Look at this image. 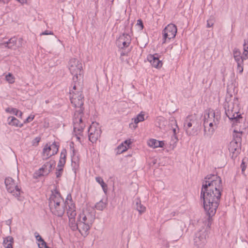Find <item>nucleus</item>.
<instances>
[{"label": "nucleus", "mask_w": 248, "mask_h": 248, "mask_svg": "<svg viewBox=\"0 0 248 248\" xmlns=\"http://www.w3.org/2000/svg\"><path fill=\"white\" fill-rule=\"evenodd\" d=\"M221 178L214 174L207 175L202 182L200 198L208 216L205 227L195 233L194 244L198 248H203L210 231L212 217L214 216L219 205L222 191Z\"/></svg>", "instance_id": "1"}, {"label": "nucleus", "mask_w": 248, "mask_h": 248, "mask_svg": "<svg viewBox=\"0 0 248 248\" xmlns=\"http://www.w3.org/2000/svg\"><path fill=\"white\" fill-rule=\"evenodd\" d=\"M227 104L224 105V108L225 109V114L229 119L232 120L233 123L239 122L240 119L242 117L241 114H238V100L237 98H234L233 102H230L227 103Z\"/></svg>", "instance_id": "2"}, {"label": "nucleus", "mask_w": 248, "mask_h": 248, "mask_svg": "<svg viewBox=\"0 0 248 248\" xmlns=\"http://www.w3.org/2000/svg\"><path fill=\"white\" fill-rule=\"evenodd\" d=\"M184 127L187 135L194 136L196 135L199 124L195 116H187L185 120Z\"/></svg>", "instance_id": "3"}, {"label": "nucleus", "mask_w": 248, "mask_h": 248, "mask_svg": "<svg viewBox=\"0 0 248 248\" xmlns=\"http://www.w3.org/2000/svg\"><path fill=\"white\" fill-rule=\"evenodd\" d=\"M70 98L71 102L74 107L78 108V109L77 110L75 113L79 115L83 114L84 111L83 106L84 99L82 93L78 92L76 93L75 91H73V93H71V95H70Z\"/></svg>", "instance_id": "4"}, {"label": "nucleus", "mask_w": 248, "mask_h": 248, "mask_svg": "<svg viewBox=\"0 0 248 248\" xmlns=\"http://www.w3.org/2000/svg\"><path fill=\"white\" fill-rule=\"evenodd\" d=\"M68 68L71 74L73 75V80L75 81L81 77L82 64L78 59L72 58L68 62Z\"/></svg>", "instance_id": "5"}, {"label": "nucleus", "mask_w": 248, "mask_h": 248, "mask_svg": "<svg viewBox=\"0 0 248 248\" xmlns=\"http://www.w3.org/2000/svg\"><path fill=\"white\" fill-rule=\"evenodd\" d=\"M5 184L7 191L12 194L15 197L19 198L20 195V189L15 183L14 179L11 177L6 178Z\"/></svg>", "instance_id": "6"}, {"label": "nucleus", "mask_w": 248, "mask_h": 248, "mask_svg": "<svg viewBox=\"0 0 248 248\" xmlns=\"http://www.w3.org/2000/svg\"><path fill=\"white\" fill-rule=\"evenodd\" d=\"M177 31L176 26L173 24H170L163 31V41L165 43L167 40H170L175 37Z\"/></svg>", "instance_id": "7"}, {"label": "nucleus", "mask_w": 248, "mask_h": 248, "mask_svg": "<svg viewBox=\"0 0 248 248\" xmlns=\"http://www.w3.org/2000/svg\"><path fill=\"white\" fill-rule=\"evenodd\" d=\"M82 115L75 113L73 118L74 131L79 135L81 134L85 127V124L82 119Z\"/></svg>", "instance_id": "8"}, {"label": "nucleus", "mask_w": 248, "mask_h": 248, "mask_svg": "<svg viewBox=\"0 0 248 248\" xmlns=\"http://www.w3.org/2000/svg\"><path fill=\"white\" fill-rule=\"evenodd\" d=\"M62 204H65L63 202V199L61 196L60 192L55 191L52 192L49 198V208L59 206Z\"/></svg>", "instance_id": "9"}, {"label": "nucleus", "mask_w": 248, "mask_h": 248, "mask_svg": "<svg viewBox=\"0 0 248 248\" xmlns=\"http://www.w3.org/2000/svg\"><path fill=\"white\" fill-rule=\"evenodd\" d=\"M220 115L219 112H216L213 109L208 110L204 115V120H210L211 122H214V125L217 127L220 119Z\"/></svg>", "instance_id": "10"}, {"label": "nucleus", "mask_w": 248, "mask_h": 248, "mask_svg": "<svg viewBox=\"0 0 248 248\" xmlns=\"http://www.w3.org/2000/svg\"><path fill=\"white\" fill-rule=\"evenodd\" d=\"M55 165V161L53 160H51L49 162H46L44 164L42 168L38 170V172L37 173L38 176H42L47 175L51 171L53 166Z\"/></svg>", "instance_id": "11"}, {"label": "nucleus", "mask_w": 248, "mask_h": 248, "mask_svg": "<svg viewBox=\"0 0 248 248\" xmlns=\"http://www.w3.org/2000/svg\"><path fill=\"white\" fill-rule=\"evenodd\" d=\"M95 219V214L88 212L87 214L83 213L79 215L78 217V221L82 223H89V224H93Z\"/></svg>", "instance_id": "12"}, {"label": "nucleus", "mask_w": 248, "mask_h": 248, "mask_svg": "<svg viewBox=\"0 0 248 248\" xmlns=\"http://www.w3.org/2000/svg\"><path fill=\"white\" fill-rule=\"evenodd\" d=\"M241 143L232 141L229 145V150L232 154V157L236 158L241 150Z\"/></svg>", "instance_id": "13"}, {"label": "nucleus", "mask_w": 248, "mask_h": 248, "mask_svg": "<svg viewBox=\"0 0 248 248\" xmlns=\"http://www.w3.org/2000/svg\"><path fill=\"white\" fill-rule=\"evenodd\" d=\"M93 127L90 126L88 129L89 140L92 143H94L100 137L101 133L100 129H93Z\"/></svg>", "instance_id": "14"}, {"label": "nucleus", "mask_w": 248, "mask_h": 248, "mask_svg": "<svg viewBox=\"0 0 248 248\" xmlns=\"http://www.w3.org/2000/svg\"><path fill=\"white\" fill-rule=\"evenodd\" d=\"M93 224H89V223H82L79 222L78 225V230L81 234L84 236H87L89 233Z\"/></svg>", "instance_id": "15"}, {"label": "nucleus", "mask_w": 248, "mask_h": 248, "mask_svg": "<svg viewBox=\"0 0 248 248\" xmlns=\"http://www.w3.org/2000/svg\"><path fill=\"white\" fill-rule=\"evenodd\" d=\"M65 204H62L59 206L50 208V209L53 215L62 217L65 212Z\"/></svg>", "instance_id": "16"}, {"label": "nucleus", "mask_w": 248, "mask_h": 248, "mask_svg": "<svg viewBox=\"0 0 248 248\" xmlns=\"http://www.w3.org/2000/svg\"><path fill=\"white\" fill-rule=\"evenodd\" d=\"M234 59L237 63V70L240 74L242 73L244 69V61L248 59V58L242 55L239 57H236Z\"/></svg>", "instance_id": "17"}, {"label": "nucleus", "mask_w": 248, "mask_h": 248, "mask_svg": "<svg viewBox=\"0 0 248 248\" xmlns=\"http://www.w3.org/2000/svg\"><path fill=\"white\" fill-rule=\"evenodd\" d=\"M157 54L150 55L148 57V60L150 62L152 66L155 68H160L162 66V62L159 60Z\"/></svg>", "instance_id": "18"}, {"label": "nucleus", "mask_w": 248, "mask_h": 248, "mask_svg": "<svg viewBox=\"0 0 248 248\" xmlns=\"http://www.w3.org/2000/svg\"><path fill=\"white\" fill-rule=\"evenodd\" d=\"M51 148L49 146L48 144H46L43 149V160H46L52 156L53 155H51Z\"/></svg>", "instance_id": "19"}, {"label": "nucleus", "mask_w": 248, "mask_h": 248, "mask_svg": "<svg viewBox=\"0 0 248 248\" xmlns=\"http://www.w3.org/2000/svg\"><path fill=\"white\" fill-rule=\"evenodd\" d=\"M8 124L10 125L18 126L21 127L23 126V124L21 123L19 121L13 116H10L8 118Z\"/></svg>", "instance_id": "20"}, {"label": "nucleus", "mask_w": 248, "mask_h": 248, "mask_svg": "<svg viewBox=\"0 0 248 248\" xmlns=\"http://www.w3.org/2000/svg\"><path fill=\"white\" fill-rule=\"evenodd\" d=\"M80 80V78L79 79L78 78L77 79H75V81L73 80V89L70 91V95H71V93H73V91H75L76 93L78 92H80V93H82V86L80 84V82L78 80Z\"/></svg>", "instance_id": "21"}, {"label": "nucleus", "mask_w": 248, "mask_h": 248, "mask_svg": "<svg viewBox=\"0 0 248 248\" xmlns=\"http://www.w3.org/2000/svg\"><path fill=\"white\" fill-rule=\"evenodd\" d=\"M66 151L65 149H63L61 153L60 158L58 164V167H63L66 162Z\"/></svg>", "instance_id": "22"}, {"label": "nucleus", "mask_w": 248, "mask_h": 248, "mask_svg": "<svg viewBox=\"0 0 248 248\" xmlns=\"http://www.w3.org/2000/svg\"><path fill=\"white\" fill-rule=\"evenodd\" d=\"M67 214L69 218H75L76 216V211L75 207L73 203H70V205H68Z\"/></svg>", "instance_id": "23"}, {"label": "nucleus", "mask_w": 248, "mask_h": 248, "mask_svg": "<svg viewBox=\"0 0 248 248\" xmlns=\"http://www.w3.org/2000/svg\"><path fill=\"white\" fill-rule=\"evenodd\" d=\"M134 202L136 204L135 207L140 214H141L145 211L146 207L141 203V201L139 199H136Z\"/></svg>", "instance_id": "24"}, {"label": "nucleus", "mask_w": 248, "mask_h": 248, "mask_svg": "<svg viewBox=\"0 0 248 248\" xmlns=\"http://www.w3.org/2000/svg\"><path fill=\"white\" fill-rule=\"evenodd\" d=\"M13 244L14 238L13 237L9 236L4 239L3 245L5 248H13Z\"/></svg>", "instance_id": "25"}, {"label": "nucleus", "mask_w": 248, "mask_h": 248, "mask_svg": "<svg viewBox=\"0 0 248 248\" xmlns=\"http://www.w3.org/2000/svg\"><path fill=\"white\" fill-rule=\"evenodd\" d=\"M243 133V132L242 131L238 132L236 130H234L233 134V139L232 141L241 143L242 135Z\"/></svg>", "instance_id": "26"}, {"label": "nucleus", "mask_w": 248, "mask_h": 248, "mask_svg": "<svg viewBox=\"0 0 248 248\" xmlns=\"http://www.w3.org/2000/svg\"><path fill=\"white\" fill-rule=\"evenodd\" d=\"M34 235L36 240L41 243L40 244H38L39 248H43V247L44 248H47V246L46 242L44 240V239L39 234V233L37 232H35L34 233Z\"/></svg>", "instance_id": "27"}, {"label": "nucleus", "mask_w": 248, "mask_h": 248, "mask_svg": "<svg viewBox=\"0 0 248 248\" xmlns=\"http://www.w3.org/2000/svg\"><path fill=\"white\" fill-rule=\"evenodd\" d=\"M16 43V38L15 37L11 38L8 41L3 43L2 44L8 48L12 49Z\"/></svg>", "instance_id": "28"}, {"label": "nucleus", "mask_w": 248, "mask_h": 248, "mask_svg": "<svg viewBox=\"0 0 248 248\" xmlns=\"http://www.w3.org/2000/svg\"><path fill=\"white\" fill-rule=\"evenodd\" d=\"M214 127L204 126V136L205 137L211 138L215 132Z\"/></svg>", "instance_id": "29"}, {"label": "nucleus", "mask_w": 248, "mask_h": 248, "mask_svg": "<svg viewBox=\"0 0 248 248\" xmlns=\"http://www.w3.org/2000/svg\"><path fill=\"white\" fill-rule=\"evenodd\" d=\"M69 227L73 231H76L78 229V221H77L76 223L75 218H69Z\"/></svg>", "instance_id": "30"}, {"label": "nucleus", "mask_w": 248, "mask_h": 248, "mask_svg": "<svg viewBox=\"0 0 248 248\" xmlns=\"http://www.w3.org/2000/svg\"><path fill=\"white\" fill-rule=\"evenodd\" d=\"M95 180L97 183L100 184L104 192L106 193L108 190L107 184L104 182L103 179L101 177H96Z\"/></svg>", "instance_id": "31"}, {"label": "nucleus", "mask_w": 248, "mask_h": 248, "mask_svg": "<svg viewBox=\"0 0 248 248\" xmlns=\"http://www.w3.org/2000/svg\"><path fill=\"white\" fill-rule=\"evenodd\" d=\"M122 38H119L117 41V43L119 48L121 49H124V48L127 47L130 44L127 43L125 41H123Z\"/></svg>", "instance_id": "32"}, {"label": "nucleus", "mask_w": 248, "mask_h": 248, "mask_svg": "<svg viewBox=\"0 0 248 248\" xmlns=\"http://www.w3.org/2000/svg\"><path fill=\"white\" fill-rule=\"evenodd\" d=\"M49 146L51 148V155H54L58 153L59 146L56 142L54 141L52 144L49 145Z\"/></svg>", "instance_id": "33"}, {"label": "nucleus", "mask_w": 248, "mask_h": 248, "mask_svg": "<svg viewBox=\"0 0 248 248\" xmlns=\"http://www.w3.org/2000/svg\"><path fill=\"white\" fill-rule=\"evenodd\" d=\"M107 203L103 202L102 200L97 202L95 205V208L100 211H103L106 208Z\"/></svg>", "instance_id": "34"}, {"label": "nucleus", "mask_w": 248, "mask_h": 248, "mask_svg": "<svg viewBox=\"0 0 248 248\" xmlns=\"http://www.w3.org/2000/svg\"><path fill=\"white\" fill-rule=\"evenodd\" d=\"M243 55L247 57L248 59V39L244 40Z\"/></svg>", "instance_id": "35"}, {"label": "nucleus", "mask_w": 248, "mask_h": 248, "mask_svg": "<svg viewBox=\"0 0 248 248\" xmlns=\"http://www.w3.org/2000/svg\"><path fill=\"white\" fill-rule=\"evenodd\" d=\"M144 114L142 112H141L138 114L136 118H134V123L136 124H138L139 122H142L144 120Z\"/></svg>", "instance_id": "36"}, {"label": "nucleus", "mask_w": 248, "mask_h": 248, "mask_svg": "<svg viewBox=\"0 0 248 248\" xmlns=\"http://www.w3.org/2000/svg\"><path fill=\"white\" fill-rule=\"evenodd\" d=\"M119 38H122L123 41H125L127 43L130 44L131 41V36L126 33H124L122 35H121Z\"/></svg>", "instance_id": "37"}, {"label": "nucleus", "mask_w": 248, "mask_h": 248, "mask_svg": "<svg viewBox=\"0 0 248 248\" xmlns=\"http://www.w3.org/2000/svg\"><path fill=\"white\" fill-rule=\"evenodd\" d=\"M171 124H175V127H173V136L175 138V139H176L177 141L178 140V138H177L176 135V133H177V130L178 131L179 130V128H178V126L177 125V122H176V121L175 120H172L171 121Z\"/></svg>", "instance_id": "38"}, {"label": "nucleus", "mask_w": 248, "mask_h": 248, "mask_svg": "<svg viewBox=\"0 0 248 248\" xmlns=\"http://www.w3.org/2000/svg\"><path fill=\"white\" fill-rule=\"evenodd\" d=\"M157 141L155 139H150L148 142V144L149 146L154 148H157Z\"/></svg>", "instance_id": "39"}, {"label": "nucleus", "mask_w": 248, "mask_h": 248, "mask_svg": "<svg viewBox=\"0 0 248 248\" xmlns=\"http://www.w3.org/2000/svg\"><path fill=\"white\" fill-rule=\"evenodd\" d=\"M6 112L10 113H13L15 115L18 116L19 110L17 109L16 108H7L5 109Z\"/></svg>", "instance_id": "40"}, {"label": "nucleus", "mask_w": 248, "mask_h": 248, "mask_svg": "<svg viewBox=\"0 0 248 248\" xmlns=\"http://www.w3.org/2000/svg\"><path fill=\"white\" fill-rule=\"evenodd\" d=\"M205 126L210 127H214L215 129L217 128L214 125V122H211L210 120H204L203 126Z\"/></svg>", "instance_id": "41"}, {"label": "nucleus", "mask_w": 248, "mask_h": 248, "mask_svg": "<svg viewBox=\"0 0 248 248\" xmlns=\"http://www.w3.org/2000/svg\"><path fill=\"white\" fill-rule=\"evenodd\" d=\"M233 57L235 58L242 55L241 51L238 48L235 47L232 50Z\"/></svg>", "instance_id": "42"}, {"label": "nucleus", "mask_w": 248, "mask_h": 248, "mask_svg": "<svg viewBox=\"0 0 248 248\" xmlns=\"http://www.w3.org/2000/svg\"><path fill=\"white\" fill-rule=\"evenodd\" d=\"M5 78H6V80L9 83H13L15 82L14 77L11 73H9L7 75H6Z\"/></svg>", "instance_id": "43"}, {"label": "nucleus", "mask_w": 248, "mask_h": 248, "mask_svg": "<svg viewBox=\"0 0 248 248\" xmlns=\"http://www.w3.org/2000/svg\"><path fill=\"white\" fill-rule=\"evenodd\" d=\"M215 22V18L214 16H210V18L207 21V27L210 28L213 26Z\"/></svg>", "instance_id": "44"}, {"label": "nucleus", "mask_w": 248, "mask_h": 248, "mask_svg": "<svg viewBox=\"0 0 248 248\" xmlns=\"http://www.w3.org/2000/svg\"><path fill=\"white\" fill-rule=\"evenodd\" d=\"M118 149L121 153H123L127 150V147L126 146V145H124V143H122L118 147Z\"/></svg>", "instance_id": "45"}, {"label": "nucleus", "mask_w": 248, "mask_h": 248, "mask_svg": "<svg viewBox=\"0 0 248 248\" xmlns=\"http://www.w3.org/2000/svg\"><path fill=\"white\" fill-rule=\"evenodd\" d=\"M59 169L57 170L56 172V175L57 178H59L61 176L62 171H63V168L58 167Z\"/></svg>", "instance_id": "46"}, {"label": "nucleus", "mask_w": 248, "mask_h": 248, "mask_svg": "<svg viewBox=\"0 0 248 248\" xmlns=\"http://www.w3.org/2000/svg\"><path fill=\"white\" fill-rule=\"evenodd\" d=\"M41 138L37 137H36L33 140H32V145L33 146H37L38 145L39 142L40 141Z\"/></svg>", "instance_id": "47"}, {"label": "nucleus", "mask_w": 248, "mask_h": 248, "mask_svg": "<svg viewBox=\"0 0 248 248\" xmlns=\"http://www.w3.org/2000/svg\"><path fill=\"white\" fill-rule=\"evenodd\" d=\"M34 118V116H29L25 121H24V123H29L31 121H32L33 119Z\"/></svg>", "instance_id": "48"}, {"label": "nucleus", "mask_w": 248, "mask_h": 248, "mask_svg": "<svg viewBox=\"0 0 248 248\" xmlns=\"http://www.w3.org/2000/svg\"><path fill=\"white\" fill-rule=\"evenodd\" d=\"M137 25L140 26V30H142L143 29V24L142 21L140 19L138 20Z\"/></svg>", "instance_id": "49"}, {"label": "nucleus", "mask_w": 248, "mask_h": 248, "mask_svg": "<svg viewBox=\"0 0 248 248\" xmlns=\"http://www.w3.org/2000/svg\"><path fill=\"white\" fill-rule=\"evenodd\" d=\"M68 200H69L70 202L71 203H72V197H71V195L70 194H68V195L66 197V201L65 202V204L67 203V204H69L68 201H67Z\"/></svg>", "instance_id": "50"}, {"label": "nucleus", "mask_w": 248, "mask_h": 248, "mask_svg": "<svg viewBox=\"0 0 248 248\" xmlns=\"http://www.w3.org/2000/svg\"><path fill=\"white\" fill-rule=\"evenodd\" d=\"M53 32L51 31H45L42 32L40 35H48V34H53Z\"/></svg>", "instance_id": "51"}, {"label": "nucleus", "mask_w": 248, "mask_h": 248, "mask_svg": "<svg viewBox=\"0 0 248 248\" xmlns=\"http://www.w3.org/2000/svg\"><path fill=\"white\" fill-rule=\"evenodd\" d=\"M132 142L131 141L130 139L125 140L124 141V143L127 145L126 146L127 147V148L129 147V145L132 143Z\"/></svg>", "instance_id": "52"}, {"label": "nucleus", "mask_w": 248, "mask_h": 248, "mask_svg": "<svg viewBox=\"0 0 248 248\" xmlns=\"http://www.w3.org/2000/svg\"><path fill=\"white\" fill-rule=\"evenodd\" d=\"M157 147H163L164 145V143L163 141H157Z\"/></svg>", "instance_id": "53"}, {"label": "nucleus", "mask_w": 248, "mask_h": 248, "mask_svg": "<svg viewBox=\"0 0 248 248\" xmlns=\"http://www.w3.org/2000/svg\"><path fill=\"white\" fill-rule=\"evenodd\" d=\"M241 167L242 168V171H244L245 170L246 167L245 163L243 161L242 162V163L241 164Z\"/></svg>", "instance_id": "54"}, {"label": "nucleus", "mask_w": 248, "mask_h": 248, "mask_svg": "<svg viewBox=\"0 0 248 248\" xmlns=\"http://www.w3.org/2000/svg\"><path fill=\"white\" fill-rule=\"evenodd\" d=\"M127 55V52H124V51H122V52L121 53V57L123 56H125V55Z\"/></svg>", "instance_id": "55"}, {"label": "nucleus", "mask_w": 248, "mask_h": 248, "mask_svg": "<svg viewBox=\"0 0 248 248\" xmlns=\"http://www.w3.org/2000/svg\"><path fill=\"white\" fill-rule=\"evenodd\" d=\"M16 0L19 1V2H20L22 4L26 3V2H27V0Z\"/></svg>", "instance_id": "56"}, {"label": "nucleus", "mask_w": 248, "mask_h": 248, "mask_svg": "<svg viewBox=\"0 0 248 248\" xmlns=\"http://www.w3.org/2000/svg\"><path fill=\"white\" fill-rule=\"evenodd\" d=\"M75 135L76 136V138L78 140V141H80V137L78 136V135H79V134H78V133H75Z\"/></svg>", "instance_id": "57"}, {"label": "nucleus", "mask_w": 248, "mask_h": 248, "mask_svg": "<svg viewBox=\"0 0 248 248\" xmlns=\"http://www.w3.org/2000/svg\"><path fill=\"white\" fill-rule=\"evenodd\" d=\"M12 222V220L11 219H8L6 221V224L8 225H10Z\"/></svg>", "instance_id": "58"}, {"label": "nucleus", "mask_w": 248, "mask_h": 248, "mask_svg": "<svg viewBox=\"0 0 248 248\" xmlns=\"http://www.w3.org/2000/svg\"><path fill=\"white\" fill-rule=\"evenodd\" d=\"M176 212H172L170 214V217H174L176 215Z\"/></svg>", "instance_id": "59"}, {"label": "nucleus", "mask_w": 248, "mask_h": 248, "mask_svg": "<svg viewBox=\"0 0 248 248\" xmlns=\"http://www.w3.org/2000/svg\"><path fill=\"white\" fill-rule=\"evenodd\" d=\"M18 113H19V117H21V116H22V115L23 114L22 112L19 110Z\"/></svg>", "instance_id": "60"}, {"label": "nucleus", "mask_w": 248, "mask_h": 248, "mask_svg": "<svg viewBox=\"0 0 248 248\" xmlns=\"http://www.w3.org/2000/svg\"><path fill=\"white\" fill-rule=\"evenodd\" d=\"M164 119V118H163V117H160V118H159V120L160 121H163Z\"/></svg>", "instance_id": "61"}, {"label": "nucleus", "mask_w": 248, "mask_h": 248, "mask_svg": "<svg viewBox=\"0 0 248 248\" xmlns=\"http://www.w3.org/2000/svg\"><path fill=\"white\" fill-rule=\"evenodd\" d=\"M137 125H135V126H134V127L135 128L137 127Z\"/></svg>", "instance_id": "62"}, {"label": "nucleus", "mask_w": 248, "mask_h": 248, "mask_svg": "<svg viewBox=\"0 0 248 248\" xmlns=\"http://www.w3.org/2000/svg\"><path fill=\"white\" fill-rule=\"evenodd\" d=\"M73 154H74V152H75V150H74V149L73 150Z\"/></svg>", "instance_id": "63"}, {"label": "nucleus", "mask_w": 248, "mask_h": 248, "mask_svg": "<svg viewBox=\"0 0 248 248\" xmlns=\"http://www.w3.org/2000/svg\"><path fill=\"white\" fill-rule=\"evenodd\" d=\"M46 103H47L48 102V101H46Z\"/></svg>", "instance_id": "64"}]
</instances>
